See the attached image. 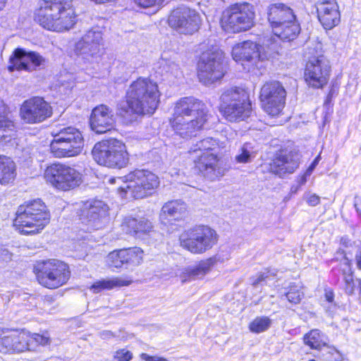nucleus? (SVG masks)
<instances>
[{
	"mask_svg": "<svg viewBox=\"0 0 361 361\" xmlns=\"http://www.w3.org/2000/svg\"><path fill=\"white\" fill-rule=\"evenodd\" d=\"M219 111L230 122L247 118L252 112L247 93L243 89L236 87L225 90L220 97Z\"/></svg>",
	"mask_w": 361,
	"mask_h": 361,
	"instance_id": "5",
	"label": "nucleus"
},
{
	"mask_svg": "<svg viewBox=\"0 0 361 361\" xmlns=\"http://www.w3.org/2000/svg\"><path fill=\"white\" fill-rule=\"evenodd\" d=\"M299 166V159L297 154L283 152L277 154L270 165V169L274 173L282 177L286 173H292Z\"/></svg>",
	"mask_w": 361,
	"mask_h": 361,
	"instance_id": "23",
	"label": "nucleus"
},
{
	"mask_svg": "<svg viewBox=\"0 0 361 361\" xmlns=\"http://www.w3.org/2000/svg\"><path fill=\"white\" fill-rule=\"evenodd\" d=\"M256 154L252 144L246 142L239 149L238 154L235 156V161L240 164L250 163L255 158Z\"/></svg>",
	"mask_w": 361,
	"mask_h": 361,
	"instance_id": "38",
	"label": "nucleus"
},
{
	"mask_svg": "<svg viewBox=\"0 0 361 361\" xmlns=\"http://www.w3.org/2000/svg\"><path fill=\"white\" fill-rule=\"evenodd\" d=\"M303 295L301 286L295 284L291 285L289 290L285 295L286 299L292 304L300 303Z\"/></svg>",
	"mask_w": 361,
	"mask_h": 361,
	"instance_id": "41",
	"label": "nucleus"
},
{
	"mask_svg": "<svg viewBox=\"0 0 361 361\" xmlns=\"http://www.w3.org/2000/svg\"><path fill=\"white\" fill-rule=\"evenodd\" d=\"M279 51V45L276 42L269 44L264 42L259 45L247 40L236 44L232 49V57L235 61H256L257 59L264 61L274 57Z\"/></svg>",
	"mask_w": 361,
	"mask_h": 361,
	"instance_id": "14",
	"label": "nucleus"
},
{
	"mask_svg": "<svg viewBox=\"0 0 361 361\" xmlns=\"http://www.w3.org/2000/svg\"><path fill=\"white\" fill-rule=\"evenodd\" d=\"M267 278V275L264 273L259 274L256 279H255L252 282L253 286H257L262 281H264Z\"/></svg>",
	"mask_w": 361,
	"mask_h": 361,
	"instance_id": "54",
	"label": "nucleus"
},
{
	"mask_svg": "<svg viewBox=\"0 0 361 361\" xmlns=\"http://www.w3.org/2000/svg\"><path fill=\"white\" fill-rule=\"evenodd\" d=\"M212 267L207 259L202 260L197 266L188 267L184 269L180 275L183 283L188 281L201 279L211 270Z\"/></svg>",
	"mask_w": 361,
	"mask_h": 361,
	"instance_id": "32",
	"label": "nucleus"
},
{
	"mask_svg": "<svg viewBox=\"0 0 361 361\" xmlns=\"http://www.w3.org/2000/svg\"><path fill=\"white\" fill-rule=\"evenodd\" d=\"M16 164L9 157L0 156V184L6 185L16 178Z\"/></svg>",
	"mask_w": 361,
	"mask_h": 361,
	"instance_id": "34",
	"label": "nucleus"
},
{
	"mask_svg": "<svg viewBox=\"0 0 361 361\" xmlns=\"http://www.w3.org/2000/svg\"><path fill=\"white\" fill-rule=\"evenodd\" d=\"M309 206L315 207L320 203V197L316 194L307 193L305 197Z\"/></svg>",
	"mask_w": 361,
	"mask_h": 361,
	"instance_id": "50",
	"label": "nucleus"
},
{
	"mask_svg": "<svg viewBox=\"0 0 361 361\" xmlns=\"http://www.w3.org/2000/svg\"><path fill=\"white\" fill-rule=\"evenodd\" d=\"M218 242L216 231L207 226H197L185 231L180 236V246L194 255H202Z\"/></svg>",
	"mask_w": 361,
	"mask_h": 361,
	"instance_id": "8",
	"label": "nucleus"
},
{
	"mask_svg": "<svg viewBox=\"0 0 361 361\" xmlns=\"http://www.w3.org/2000/svg\"><path fill=\"white\" fill-rule=\"evenodd\" d=\"M317 12L320 23H336L340 20L336 0H319L317 4Z\"/></svg>",
	"mask_w": 361,
	"mask_h": 361,
	"instance_id": "28",
	"label": "nucleus"
},
{
	"mask_svg": "<svg viewBox=\"0 0 361 361\" xmlns=\"http://www.w3.org/2000/svg\"><path fill=\"white\" fill-rule=\"evenodd\" d=\"M286 91L279 81L266 82L260 90V101L265 112L271 116L279 115L285 105Z\"/></svg>",
	"mask_w": 361,
	"mask_h": 361,
	"instance_id": "16",
	"label": "nucleus"
},
{
	"mask_svg": "<svg viewBox=\"0 0 361 361\" xmlns=\"http://www.w3.org/2000/svg\"><path fill=\"white\" fill-rule=\"evenodd\" d=\"M343 281L345 283L344 289L345 293L348 295H352L354 293L355 288L352 273H344Z\"/></svg>",
	"mask_w": 361,
	"mask_h": 361,
	"instance_id": "47",
	"label": "nucleus"
},
{
	"mask_svg": "<svg viewBox=\"0 0 361 361\" xmlns=\"http://www.w3.org/2000/svg\"><path fill=\"white\" fill-rule=\"evenodd\" d=\"M104 51L102 32L89 30L75 43L73 52L78 63L88 66L98 62Z\"/></svg>",
	"mask_w": 361,
	"mask_h": 361,
	"instance_id": "10",
	"label": "nucleus"
},
{
	"mask_svg": "<svg viewBox=\"0 0 361 361\" xmlns=\"http://www.w3.org/2000/svg\"><path fill=\"white\" fill-rule=\"evenodd\" d=\"M126 264L138 266L143 261L144 252L137 247L123 249Z\"/></svg>",
	"mask_w": 361,
	"mask_h": 361,
	"instance_id": "37",
	"label": "nucleus"
},
{
	"mask_svg": "<svg viewBox=\"0 0 361 361\" xmlns=\"http://www.w3.org/2000/svg\"><path fill=\"white\" fill-rule=\"evenodd\" d=\"M223 31L228 35H233L250 30L251 26L247 24L245 27H240V24H220Z\"/></svg>",
	"mask_w": 361,
	"mask_h": 361,
	"instance_id": "45",
	"label": "nucleus"
},
{
	"mask_svg": "<svg viewBox=\"0 0 361 361\" xmlns=\"http://www.w3.org/2000/svg\"><path fill=\"white\" fill-rule=\"evenodd\" d=\"M199 21H202L200 14L196 11L183 6L174 9L168 19V23H197Z\"/></svg>",
	"mask_w": 361,
	"mask_h": 361,
	"instance_id": "31",
	"label": "nucleus"
},
{
	"mask_svg": "<svg viewBox=\"0 0 361 361\" xmlns=\"http://www.w3.org/2000/svg\"><path fill=\"white\" fill-rule=\"evenodd\" d=\"M157 0H134V2L140 7L147 8L155 5Z\"/></svg>",
	"mask_w": 361,
	"mask_h": 361,
	"instance_id": "51",
	"label": "nucleus"
},
{
	"mask_svg": "<svg viewBox=\"0 0 361 361\" xmlns=\"http://www.w3.org/2000/svg\"><path fill=\"white\" fill-rule=\"evenodd\" d=\"M318 159H319V157L315 159V160L313 161V163L311 164V166L309 167V169L306 171V175H311L312 170L314 169V168L315 167V166L317 163Z\"/></svg>",
	"mask_w": 361,
	"mask_h": 361,
	"instance_id": "58",
	"label": "nucleus"
},
{
	"mask_svg": "<svg viewBox=\"0 0 361 361\" xmlns=\"http://www.w3.org/2000/svg\"><path fill=\"white\" fill-rule=\"evenodd\" d=\"M159 357V356H151L144 353L140 355V358L145 361H158Z\"/></svg>",
	"mask_w": 361,
	"mask_h": 361,
	"instance_id": "55",
	"label": "nucleus"
},
{
	"mask_svg": "<svg viewBox=\"0 0 361 361\" xmlns=\"http://www.w3.org/2000/svg\"><path fill=\"white\" fill-rule=\"evenodd\" d=\"M121 228L126 233L141 237L142 235L151 232L153 225L148 219L144 216L138 218L128 216L124 219Z\"/></svg>",
	"mask_w": 361,
	"mask_h": 361,
	"instance_id": "24",
	"label": "nucleus"
},
{
	"mask_svg": "<svg viewBox=\"0 0 361 361\" xmlns=\"http://www.w3.org/2000/svg\"><path fill=\"white\" fill-rule=\"evenodd\" d=\"M304 343L312 349L319 350L326 345L327 338L318 329H312L303 338Z\"/></svg>",
	"mask_w": 361,
	"mask_h": 361,
	"instance_id": "36",
	"label": "nucleus"
},
{
	"mask_svg": "<svg viewBox=\"0 0 361 361\" xmlns=\"http://www.w3.org/2000/svg\"><path fill=\"white\" fill-rule=\"evenodd\" d=\"M354 207L360 216H361V196H356L354 200Z\"/></svg>",
	"mask_w": 361,
	"mask_h": 361,
	"instance_id": "52",
	"label": "nucleus"
},
{
	"mask_svg": "<svg viewBox=\"0 0 361 361\" xmlns=\"http://www.w3.org/2000/svg\"><path fill=\"white\" fill-rule=\"evenodd\" d=\"M51 105L39 97H35L25 101L20 109V118L26 123H39L51 117Z\"/></svg>",
	"mask_w": 361,
	"mask_h": 361,
	"instance_id": "17",
	"label": "nucleus"
},
{
	"mask_svg": "<svg viewBox=\"0 0 361 361\" xmlns=\"http://www.w3.org/2000/svg\"><path fill=\"white\" fill-rule=\"evenodd\" d=\"M49 219L45 204L40 200H35L18 207L13 226L22 234H35L40 232Z\"/></svg>",
	"mask_w": 361,
	"mask_h": 361,
	"instance_id": "4",
	"label": "nucleus"
},
{
	"mask_svg": "<svg viewBox=\"0 0 361 361\" xmlns=\"http://www.w3.org/2000/svg\"><path fill=\"white\" fill-rule=\"evenodd\" d=\"M6 2V0H0V10H1L4 8Z\"/></svg>",
	"mask_w": 361,
	"mask_h": 361,
	"instance_id": "60",
	"label": "nucleus"
},
{
	"mask_svg": "<svg viewBox=\"0 0 361 361\" xmlns=\"http://www.w3.org/2000/svg\"><path fill=\"white\" fill-rule=\"evenodd\" d=\"M195 168L206 178L214 180L224 175L225 169L222 167L218 157L210 152H202L195 160Z\"/></svg>",
	"mask_w": 361,
	"mask_h": 361,
	"instance_id": "20",
	"label": "nucleus"
},
{
	"mask_svg": "<svg viewBox=\"0 0 361 361\" xmlns=\"http://www.w3.org/2000/svg\"><path fill=\"white\" fill-rule=\"evenodd\" d=\"M100 337L103 339H109L112 337H119V336L115 334L110 331H103L100 332Z\"/></svg>",
	"mask_w": 361,
	"mask_h": 361,
	"instance_id": "53",
	"label": "nucleus"
},
{
	"mask_svg": "<svg viewBox=\"0 0 361 361\" xmlns=\"http://www.w3.org/2000/svg\"><path fill=\"white\" fill-rule=\"evenodd\" d=\"M188 214V205L181 200H174L166 202L161 210V217L179 221Z\"/></svg>",
	"mask_w": 361,
	"mask_h": 361,
	"instance_id": "27",
	"label": "nucleus"
},
{
	"mask_svg": "<svg viewBox=\"0 0 361 361\" xmlns=\"http://www.w3.org/2000/svg\"><path fill=\"white\" fill-rule=\"evenodd\" d=\"M0 252L4 255V257L2 258L3 260H7V259H11V255L8 252V250H6L5 249H1L0 250Z\"/></svg>",
	"mask_w": 361,
	"mask_h": 361,
	"instance_id": "59",
	"label": "nucleus"
},
{
	"mask_svg": "<svg viewBox=\"0 0 361 361\" xmlns=\"http://www.w3.org/2000/svg\"><path fill=\"white\" fill-rule=\"evenodd\" d=\"M226 72L224 52L220 49L205 52L197 63V77L205 85L221 80Z\"/></svg>",
	"mask_w": 361,
	"mask_h": 361,
	"instance_id": "11",
	"label": "nucleus"
},
{
	"mask_svg": "<svg viewBox=\"0 0 361 361\" xmlns=\"http://www.w3.org/2000/svg\"><path fill=\"white\" fill-rule=\"evenodd\" d=\"M308 175H306V173H305V175L302 177V179H301V184H304L306 183V176H307Z\"/></svg>",
	"mask_w": 361,
	"mask_h": 361,
	"instance_id": "62",
	"label": "nucleus"
},
{
	"mask_svg": "<svg viewBox=\"0 0 361 361\" xmlns=\"http://www.w3.org/2000/svg\"><path fill=\"white\" fill-rule=\"evenodd\" d=\"M217 145L216 140L212 138L207 137L203 139L195 145V146L191 149V150L194 152L197 151L204 152H209L210 150L214 149L215 147Z\"/></svg>",
	"mask_w": 361,
	"mask_h": 361,
	"instance_id": "42",
	"label": "nucleus"
},
{
	"mask_svg": "<svg viewBox=\"0 0 361 361\" xmlns=\"http://www.w3.org/2000/svg\"><path fill=\"white\" fill-rule=\"evenodd\" d=\"M158 361H169L164 357H159Z\"/></svg>",
	"mask_w": 361,
	"mask_h": 361,
	"instance_id": "63",
	"label": "nucleus"
},
{
	"mask_svg": "<svg viewBox=\"0 0 361 361\" xmlns=\"http://www.w3.org/2000/svg\"><path fill=\"white\" fill-rule=\"evenodd\" d=\"M123 253V249L111 252L106 257L108 264L116 268H120L126 264Z\"/></svg>",
	"mask_w": 361,
	"mask_h": 361,
	"instance_id": "40",
	"label": "nucleus"
},
{
	"mask_svg": "<svg viewBox=\"0 0 361 361\" xmlns=\"http://www.w3.org/2000/svg\"><path fill=\"white\" fill-rule=\"evenodd\" d=\"M121 181L123 184L118 189L121 196L135 199H142L152 195L160 183L159 177L148 170H135L123 177L109 179L111 184Z\"/></svg>",
	"mask_w": 361,
	"mask_h": 361,
	"instance_id": "3",
	"label": "nucleus"
},
{
	"mask_svg": "<svg viewBox=\"0 0 361 361\" xmlns=\"http://www.w3.org/2000/svg\"><path fill=\"white\" fill-rule=\"evenodd\" d=\"M171 28L180 35H192L199 30L198 24H171Z\"/></svg>",
	"mask_w": 361,
	"mask_h": 361,
	"instance_id": "43",
	"label": "nucleus"
},
{
	"mask_svg": "<svg viewBox=\"0 0 361 361\" xmlns=\"http://www.w3.org/2000/svg\"><path fill=\"white\" fill-rule=\"evenodd\" d=\"M305 69V80L309 86L322 88L329 81L331 65L327 58L322 54V44L317 42L313 49H309Z\"/></svg>",
	"mask_w": 361,
	"mask_h": 361,
	"instance_id": "7",
	"label": "nucleus"
},
{
	"mask_svg": "<svg viewBox=\"0 0 361 361\" xmlns=\"http://www.w3.org/2000/svg\"><path fill=\"white\" fill-rule=\"evenodd\" d=\"M90 121L92 130L96 133H106L114 128L115 123L114 112L106 105H99L93 109Z\"/></svg>",
	"mask_w": 361,
	"mask_h": 361,
	"instance_id": "22",
	"label": "nucleus"
},
{
	"mask_svg": "<svg viewBox=\"0 0 361 361\" xmlns=\"http://www.w3.org/2000/svg\"><path fill=\"white\" fill-rule=\"evenodd\" d=\"M160 64L163 69L167 73L177 75L180 72L179 64L173 59L161 58Z\"/></svg>",
	"mask_w": 361,
	"mask_h": 361,
	"instance_id": "44",
	"label": "nucleus"
},
{
	"mask_svg": "<svg viewBox=\"0 0 361 361\" xmlns=\"http://www.w3.org/2000/svg\"><path fill=\"white\" fill-rule=\"evenodd\" d=\"M26 337L25 342V351L26 350H36L37 348L39 345L46 346L50 345L51 338L48 332H44L42 334L22 332Z\"/></svg>",
	"mask_w": 361,
	"mask_h": 361,
	"instance_id": "35",
	"label": "nucleus"
},
{
	"mask_svg": "<svg viewBox=\"0 0 361 361\" xmlns=\"http://www.w3.org/2000/svg\"><path fill=\"white\" fill-rule=\"evenodd\" d=\"M44 62L45 59L39 53L35 51L27 52L23 49L18 48L15 49L13 55L10 57L11 65L8 68L11 72L14 71L31 72Z\"/></svg>",
	"mask_w": 361,
	"mask_h": 361,
	"instance_id": "19",
	"label": "nucleus"
},
{
	"mask_svg": "<svg viewBox=\"0 0 361 361\" xmlns=\"http://www.w3.org/2000/svg\"><path fill=\"white\" fill-rule=\"evenodd\" d=\"M15 125L8 107L0 101V142H7L13 134Z\"/></svg>",
	"mask_w": 361,
	"mask_h": 361,
	"instance_id": "29",
	"label": "nucleus"
},
{
	"mask_svg": "<svg viewBox=\"0 0 361 361\" xmlns=\"http://www.w3.org/2000/svg\"><path fill=\"white\" fill-rule=\"evenodd\" d=\"M47 183L56 190L68 191L78 187L82 182V174L75 168L62 164H53L44 171Z\"/></svg>",
	"mask_w": 361,
	"mask_h": 361,
	"instance_id": "13",
	"label": "nucleus"
},
{
	"mask_svg": "<svg viewBox=\"0 0 361 361\" xmlns=\"http://www.w3.org/2000/svg\"><path fill=\"white\" fill-rule=\"evenodd\" d=\"M355 261L358 269H361V247L358 248L355 255Z\"/></svg>",
	"mask_w": 361,
	"mask_h": 361,
	"instance_id": "57",
	"label": "nucleus"
},
{
	"mask_svg": "<svg viewBox=\"0 0 361 361\" xmlns=\"http://www.w3.org/2000/svg\"><path fill=\"white\" fill-rule=\"evenodd\" d=\"M35 270L39 283L48 288L63 286L71 276L68 264L54 259L38 262Z\"/></svg>",
	"mask_w": 361,
	"mask_h": 361,
	"instance_id": "12",
	"label": "nucleus"
},
{
	"mask_svg": "<svg viewBox=\"0 0 361 361\" xmlns=\"http://www.w3.org/2000/svg\"><path fill=\"white\" fill-rule=\"evenodd\" d=\"M268 20L269 23H294L296 16L289 6L276 3L269 7Z\"/></svg>",
	"mask_w": 361,
	"mask_h": 361,
	"instance_id": "26",
	"label": "nucleus"
},
{
	"mask_svg": "<svg viewBox=\"0 0 361 361\" xmlns=\"http://www.w3.org/2000/svg\"><path fill=\"white\" fill-rule=\"evenodd\" d=\"M132 281L133 280L128 276L114 277L95 282L91 286V290L97 293L102 290H110L114 288L129 286Z\"/></svg>",
	"mask_w": 361,
	"mask_h": 361,
	"instance_id": "33",
	"label": "nucleus"
},
{
	"mask_svg": "<svg viewBox=\"0 0 361 361\" xmlns=\"http://www.w3.org/2000/svg\"><path fill=\"white\" fill-rule=\"evenodd\" d=\"M272 31L275 35L273 39L267 40V42L271 44L278 42L276 39L291 41L294 39L300 31V24H272Z\"/></svg>",
	"mask_w": 361,
	"mask_h": 361,
	"instance_id": "30",
	"label": "nucleus"
},
{
	"mask_svg": "<svg viewBox=\"0 0 361 361\" xmlns=\"http://www.w3.org/2000/svg\"><path fill=\"white\" fill-rule=\"evenodd\" d=\"M51 135L54 139L50 144V150L55 157H75L82 152L84 140L78 129L73 126L55 128Z\"/></svg>",
	"mask_w": 361,
	"mask_h": 361,
	"instance_id": "6",
	"label": "nucleus"
},
{
	"mask_svg": "<svg viewBox=\"0 0 361 361\" xmlns=\"http://www.w3.org/2000/svg\"><path fill=\"white\" fill-rule=\"evenodd\" d=\"M109 207L102 200L87 201L80 213L81 222L90 228L97 230L103 227L107 220Z\"/></svg>",
	"mask_w": 361,
	"mask_h": 361,
	"instance_id": "18",
	"label": "nucleus"
},
{
	"mask_svg": "<svg viewBox=\"0 0 361 361\" xmlns=\"http://www.w3.org/2000/svg\"><path fill=\"white\" fill-rule=\"evenodd\" d=\"M271 320L268 317H257L249 324L251 332L259 334L266 331L271 326Z\"/></svg>",
	"mask_w": 361,
	"mask_h": 361,
	"instance_id": "39",
	"label": "nucleus"
},
{
	"mask_svg": "<svg viewBox=\"0 0 361 361\" xmlns=\"http://www.w3.org/2000/svg\"><path fill=\"white\" fill-rule=\"evenodd\" d=\"M74 16L72 0H61L57 2L42 1L39 2V7L34 13V20L36 23H51L59 19H71Z\"/></svg>",
	"mask_w": 361,
	"mask_h": 361,
	"instance_id": "15",
	"label": "nucleus"
},
{
	"mask_svg": "<svg viewBox=\"0 0 361 361\" xmlns=\"http://www.w3.org/2000/svg\"><path fill=\"white\" fill-rule=\"evenodd\" d=\"M207 120L206 104L194 97H185L174 104L170 124L177 135L188 139L195 135Z\"/></svg>",
	"mask_w": 361,
	"mask_h": 361,
	"instance_id": "2",
	"label": "nucleus"
},
{
	"mask_svg": "<svg viewBox=\"0 0 361 361\" xmlns=\"http://www.w3.org/2000/svg\"><path fill=\"white\" fill-rule=\"evenodd\" d=\"M133 357V353L127 348L117 350L114 355V358L116 361H130Z\"/></svg>",
	"mask_w": 361,
	"mask_h": 361,
	"instance_id": "48",
	"label": "nucleus"
},
{
	"mask_svg": "<svg viewBox=\"0 0 361 361\" xmlns=\"http://www.w3.org/2000/svg\"><path fill=\"white\" fill-rule=\"evenodd\" d=\"M324 25V28L327 30V29H331L333 27V26L331 25V24H328V23H326V24H323Z\"/></svg>",
	"mask_w": 361,
	"mask_h": 361,
	"instance_id": "61",
	"label": "nucleus"
},
{
	"mask_svg": "<svg viewBox=\"0 0 361 361\" xmlns=\"http://www.w3.org/2000/svg\"><path fill=\"white\" fill-rule=\"evenodd\" d=\"M334 292L331 290H326L325 292V298L327 302L331 303V305L334 302Z\"/></svg>",
	"mask_w": 361,
	"mask_h": 361,
	"instance_id": "56",
	"label": "nucleus"
},
{
	"mask_svg": "<svg viewBox=\"0 0 361 361\" xmlns=\"http://www.w3.org/2000/svg\"><path fill=\"white\" fill-rule=\"evenodd\" d=\"M160 95L157 82L148 77H139L129 85L126 104L121 106L119 114L127 122L133 121L137 115H152L158 107Z\"/></svg>",
	"mask_w": 361,
	"mask_h": 361,
	"instance_id": "1",
	"label": "nucleus"
},
{
	"mask_svg": "<svg viewBox=\"0 0 361 361\" xmlns=\"http://www.w3.org/2000/svg\"><path fill=\"white\" fill-rule=\"evenodd\" d=\"M44 29L50 31L62 32L72 29L73 24H69L68 26H63V24H42Z\"/></svg>",
	"mask_w": 361,
	"mask_h": 361,
	"instance_id": "49",
	"label": "nucleus"
},
{
	"mask_svg": "<svg viewBox=\"0 0 361 361\" xmlns=\"http://www.w3.org/2000/svg\"><path fill=\"white\" fill-rule=\"evenodd\" d=\"M27 337L20 333H13L0 338V353H22L25 351Z\"/></svg>",
	"mask_w": 361,
	"mask_h": 361,
	"instance_id": "25",
	"label": "nucleus"
},
{
	"mask_svg": "<svg viewBox=\"0 0 361 361\" xmlns=\"http://www.w3.org/2000/svg\"><path fill=\"white\" fill-rule=\"evenodd\" d=\"M92 156L99 164L109 168H123L128 161L125 144L116 139L96 143L92 149Z\"/></svg>",
	"mask_w": 361,
	"mask_h": 361,
	"instance_id": "9",
	"label": "nucleus"
},
{
	"mask_svg": "<svg viewBox=\"0 0 361 361\" xmlns=\"http://www.w3.org/2000/svg\"><path fill=\"white\" fill-rule=\"evenodd\" d=\"M255 12L248 3H237L226 8L221 13L220 23H252Z\"/></svg>",
	"mask_w": 361,
	"mask_h": 361,
	"instance_id": "21",
	"label": "nucleus"
},
{
	"mask_svg": "<svg viewBox=\"0 0 361 361\" xmlns=\"http://www.w3.org/2000/svg\"><path fill=\"white\" fill-rule=\"evenodd\" d=\"M230 258L229 254L226 252H224L223 251L216 253L214 256L207 258V261L210 264L211 267L216 264L217 263H224L228 261Z\"/></svg>",
	"mask_w": 361,
	"mask_h": 361,
	"instance_id": "46",
	"label": "nucleus"
}]
</instances>
